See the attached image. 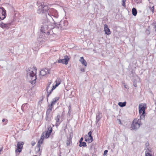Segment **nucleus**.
<instances>
[{
    "instance_id": "obj_1",
    "label": "nucleus",
    "mask_w": 156,
    "mask_h": 156,
    "mask_svg": "<svg viewBox=\"0 0 156 156\" xmlns=\"http://www.w3.org/2000/svg\"><path fill=\"white\" fill-rule=\"evenodd\" d=\"M50 18L47 16L42 20V25L41 30L42 33H45V32L48 29H53L55 27V24L52 23L50 21Z\"/></svg>"
},
{
    "instance_id": "obj_2",
    "label": "nucleus",
    "mask_w": 156,
    "mask_h": 156,
    "mask_svg": "<svg viewBox=\"0 0 156 156\" xmlns=\"http://www.w3.org/2000/svg\"><path fill=\"white\" fill-rule=\"evenodd\" d=\"M36 70L37 69L36 68L34 71L35 72L31 69L27 71V77L28 79H30L31 80L30 81V82L31 84H34L36 83V80L37 79Z\"/></svg>"
},
{
    "instance_id": "obj_3",
    "label": "nucleus",
    "mask_w": 156,
    "mask_h": 156,
    "mask_svg": "<svg viewBox=\"0 0 156 156\" xmlns=\"http://www.w3.org/2000/svg\"><path fill=\"white\" fill-rule=\"evenodd\" d=\"M49 8L47 5H44L43 4L41 3L40 5L39 6L37 10V12L39 14H44L46 16H47Z\"/></svg>"
},
{
    "instance_id": "obj_4",
    "label": "nucleus",
    "mask_w": 156,
    "mask_h": 156,
    "mask_svg": "<svg viewBox=\"0 0 156 156\" xmlns=\"http://www.w3.org/2000/svg\"><path fill=\"white\" fill-rule=\"evenodd\" d=\"M146 104L145 103L140 104L139 106V113L140 115V118L144 120L145 117V109L146 108Z\"/></svg>"
},
{
    "instance_id": "obj_5",
    "label": "nucleus",
    "mask_w": 156,
    "mask_h": 156,
    "mask_svg": "<svg viewBox=\"0 0 156 156\" xmlns=\"http://www.w3.org/2000/svg\"><path fill=\"white\" fill-rule=\"evenodd\" d=\"M141 119H142L140 118V119L136 118L133 120L131 125L132 129L136 130L140 127V125H142L141 122Z\"/></svg>"
},
{
    "instance_id": "obj_6",
    "label": "nucleus",
    "mask_w": 156,
    "mask_h": 156,
    "mask_svg": "<svg viewBox=\"0 0 156 156\" xmlns=\"http://www.w3.org/2000/svg\"><path fill=\"white\" fill-rule=\"evenodd\" d=\"M59 25L60 28L63 30L66 29L67 28L68 25V22L66 20H61L58 25Z\"/></svg>"
},
{
    "instance_id": "obj_7",
    "label": "nucleus",
    "mask_w": 156,
    "mask_h": 156,
    "mask_svg": "<svg viewBox=\"0 0 156 156\" xmlns=\"http://www.w3.org/2000/svg\"><path fill=\"white\" fill-rule=\"evenodd\" d=\"M56 14H58L57 11L54 9L51 8L49 9L47 16L48 17L51 18L52 17H54Z\"/></svg>"
},
{
    "instance_id": "obj_8",
    "label": "nucleus",
    "mask_w": 156,
    "mask_h": 156,
    "mask_svg": "<svg viewBox=\"0 0 156 156\" xmlns=\"http://www.w3.org/2000/svg\"><path fill=\"white\" fill-rule=\"evenodd\" d=\"M6 11L3 7L0 8V19L2 20L4 19L6 16Z\"/></svg>"
},
{
    "instance_id": "obj_9",
    "label": "nucleus",
    "mask_w": 156,
    "mask_h": 156,
    "mask_svg": "<svg viewBox=\"0 0 156 156\" xmlns=\"http://www.w3.org/2000/svg\"><path fill=\"white\" fill-rule=\"evenodd\" d=\"M69 59V57L67 55H65L64 56L63 59H59L58 60V62L59 63H62L66 65L68 64Z\"/></svg>"
},
{
    "instance_id": "obj_10",
    "label": "nucleus",
    "mask_w": 156,
    "mask_h": 156,
    "mask_svg": "<svg viewBox=\"0 0 156 156\" xmlns=\"http://www.w3.org/2000/svg\"><path fill=\"white\" fill-rule=\"evenodd\" d=\"M24 143L23 142H19L17 144V148L16 149L15 152H18L19 153L21 152L23 149V145Z\"/></svg>"
},
{
    "instance_id": "obj_11",
    "label": "nucleus",
    "mask_w": 156,
    "mask_h": 156,
    "mask_svg": "<svg viewBox=\"0 0 156 156\" xmlns=\"http://www.w3.org/2000/svg\"><path fill=\"white\" fill-rule=\"evenodd\" d=\"M50 19H52L53 21H54V23H55V26L57 25H58V24L59 23L60 21L61 20L58 18V14H56L55 15L54 17L51 18Z\"/></svg>"
},
{
    "instance_id": "obj_12",
    "label": "nucleus",
    "mask_w": 156,
    "mask_h": 156,
    "mask_svg": "<svg viewBox=\"0 0 156 156\" xmlns=\"http://www.w3.org/2000/svg\"><path fill=\"white\" fill-rule=\"evenodd\" d=\"M11 23H4L2 22H0V27L3 29H8L11 25Z\"/></svg>"
},
{
    "instance_id": "obj_13",
    "label": "nucleus",
    "mask_w": 156,
    "mask_h": 156,
    "mask_svg": "<svg viewBox=\"0 0 156 156\" xmlns=\"http://www.w3.org/2000/svg\"><path fill=\"white\" fill-rule=\"evenodd\" d=\"M61 117V116L59 114H58L56 117H55V119L56 121V126H58L62 122V120H60V118Z\"/></svg>"
},
{
    "instance_id": "obj_14",
    "label": "nucleus",
    "mask_w": 156,
    "mask_h": 156,
    "mask_svg": "<svg viewBox=\"0 0 156 156\" xmlns=\"http://www.w3.org/2000/svg\"><path fill=\"white\" fill-rule=\"evenodd\" d=\"M49 74V70L47 69H42L40 71V75L42 76Z\"/></svg>"
},
{
    "instance_id": "obj_15",
    "label": "nucleus",
    "mask_w": 156,
    "mask_h": 156,
    "mask_svg": "<svg viewBox=\"0 0 156 156\" xmlns=\"http://www.w3.org/2000/svg\"><path fill=\"white\" fill-rule=\"evenodd\" d=\"M104 30L105 34L107 35H109L111 34L110 29L108 28V26L106 24L104 25Z\"/></svg>"
},
{
    "instance_id": "obj_16",
    "label": "nucleus",
    "mask_w": 156,
    "mask_h": 156,
    "mask_svg": "<svg viewBox=\"0 0 156 156\" xmlns=\"http://www.w3.org/2000/svg\"><path fill=\"white\" fill-rule=\"evenodd\" d=\"M59 99V98L58 97H56L54 98L53 99V101H52L50 105H49V106L53 108V105L56 103L57 101H58Z\"/></svg>"
},
{
    "instance_id": "obj_17",
    "label": "nucleus",
    "mask_w": 156,
    "mask_h": 156,
    "mask_svg": "<svg viewBox=\"0 0 156 156\" xmlns=\"http://www.w3.org/2000/svg\"><path fill=\"white\" fill-rule=\"evenodd\" d=\"M43 141L42 140H40L38 142L37 146L36 147V150L38 151H40L41 145L43 143Z\"/></svg>"
},
{
    "instance_id": "obj_18",
    "label": "nucleus",
    "mask_w": 156,
    "mask_h": 156,
    "mask_svg": "<svg viewBox=\"0 0 156 156\" xmlns=\"http://www.w3.org/2000/svg\"><path fill=\"white\" fill-rule=\"evenodd\" d=\"M101 115V113L98 112V113H97L96 115V123H97L99 121L101 118V115L100 116V115Z\"/></svg>"
},
{
    "instance_id": "obj_19",
    "label": "nucleus",
    "mask_w": 156,
    "mask_h": 156,
    "mask_svg": "<svg viewBox=\"0 0 156 156\" xmlns=\"http://www.w3.org/2000/svg\"><path fill=\"white\" fill-rule=\"evenodd\" d=\"M79 61L83 65H84L85 66H87V62L86 60H84L83 57H81L80 58Z\"/></svg>"
},
{
    "instance_id": "obj_20",
    "label": "nucleus",
    "mask_w": 156,
    "mask_h": 156,
    "mask_svg": "<svg viewBox=\"0 0 156 156\" xmlns=\"http://www.w3.org/2000/svg\"><path fill=\"white\" fill-rule=\"evenodd\" d=\"M52 117L51 115H46L45 120L48 122H49L51 121Z\"/></svg>"
},
{
    "instance_id": "obj_21",
    "label": "nucleus",
    "mask_w": 156,
    "mask_h": 156,
    "mask_svg": "<svg viewBox=\"0 0 156 156\" xmlns=\"http://www.w3.org/2000/svg\"><path fill=\"white\" fill-rule=\"evenodd\" d=\"M49 108L47 109L46 112V115H51L50 114L51 112L52 111V108L48 106Z\"/></svg>"
},
{
    "instance_id": "obj_22",
    "label": "nucleus",
    "mask_w": 156,
    "mask_h": 156,
    "mask_svg": "<svg viewBox=\"0 0 156 156\" xmlns=\"http://www.w3.org/2000/svg\"><path fill=\"white\" fill-rule=\"evenodd\" d=\"M49 108L47 109L46 112V115H51L50 114L51 112L52 111V108L48 106Z\"/></svg>"
},
{
    "instance_id": "obj_23",
    "label": "nucleus",
    "mask_w": 156,
    "mask_h": 156,
    "mask_svg": "<svg viewBox=\"0 0 156 156\" xmlns=\"http://www.w3.org/2000/svg\"><path fill=\"white\" fill-rule=\"evenodd\" d=\"M132 14L134 16H136L137 14L136 9L135 8H133L132 10Z\"/></svg>"
},
{
    "instance_id": "obj_24",
    "label": "nucleus",
    "mask_w": 156,
    "mask_h": 156,
    "mask_svg": "<svg viewBox=\"0 0 156 156\" xmlns=\"http://www.w3.org/2000/svg\"><path fill=\"white\" fill-rule=\"evenodd\" d=\"M52 29H48V30H47L45 32V33L46 34H47L49 35V34H53V31L52 30Z\"/></svg>"
},
{
    "instance_id": "obj_25",
    "label": "nucleus",
    "mask_w": 156,
    "mask_h": 156,
    "mask_svg": "<svg viewBox=\"0 0 156 156\" xmlns=\"http://www.w3.org/2000/svg\"><path fill=\"white\" fill-rule=\"evenodd\" d=\"M126 105V102H120L118 103V105L120 107H122L125 106Z\"/></svg>"
},
{
    "instance_id": "obj_26",
    "label": "nucleus",
    "mask_w": 156,
    "mask_h": 156,
    "mask_svg": "<svg viewBox=\"0 0 156 156\" xmlns=\"http://www.w3.org/2000/svg\"><path fill=\"white\" fill-rule=\"evenodd\" d=\"M70 142L71 143V138L70 137L68 138L66 141V145L67 146L70 145Z\"/></svg>"
},
{
    "instance_id": "obj_27",
    "label": "nucleus",
    "mask_w": 156,
    "mask_h": 156,
    "mask_svg": "<svg viewBox=\"0 0 156 156\" xmlns=\"http://www.w3.org/2000/svg\"><path fill=\"white\" fill-rule=\"evenodd\" d=\"M80 144L79 146L80 147H86L87 146L86 143L85 142H81L79 143Z\"/></svg>"
},
{
    "instance_id": "obj_28",
    "label": "nucleus",
    "mask_w": 156,
    "mask_h": 156,
    "mask_svg": "<svg viewBox=\"0 0 156 156\" xmlns=\"http://www.w3.org/2000/svg\"><path fill=\"white\" fill-rule=\"evenodd\" d=\"M93 139H90V138L89 137V136H87V137H86L85 139V141H88L89 143H90L92 142L93 141Z\"/></svg>"
},
{
    "instance_id": "obj_29",
    "label": "nucleus",
    "mask_w": 156,
    "mask_h": 156,
    "mask_svg": "<svg viewBox=\"0 0 156 156\" xmlns=\"http://www.w3.org/2000/svg\"><path fill=\"white\" fill-rule=\"evenodd\" d=\"M51 82H49L47 85V87H46V91L47 92V93H48V90L49 87H50V85L51 84Z\"/></svg>"
},
{
    "instance_id": "obj_30",
    "label": "nucleus",
    "mask_w": 156,
    "mask_h": 156,
    "mask_svg": "<svg viewBox=\"0 0 156 156\" xmlns=\"http://www.w3.org/2000/svg\"><path fill=\"white\" fill-rule=\"evenodd\" d=\"M6 64V61H0V65L1 66H2V67H3V66H4V65H3L2 64H4V65H5Z\"/></svg>"
},
{
    "instance_id": "obj_31",
    "label": "nucleus",
    "mask_w": 156,
    "mask_h": 156,
    "mask_svg": "<svg viewBox=\"0 0 156 156\" xmlns=\"http://www.w3.org/2000/svg\"><path fill=\"white\" fill-rule=\"evenodd\" d=\"M61 80L59 79L55 81L56 86H58L61 83Z\"/></svg>"
},
{
    "instance_id": "obj_32",
    "label": "nucleus",
    "mask_w": 156,
    "mask_h": 156,
    "mask_svg": "<svg viewBox=\"0 0 156 156\" xmlns=\"http://www.w3.org/2000/svg\"><path fill=\"white\" fill-rule=\"evenodd\" d=\"M145 156H152V154L147 151H146L145 153Z\"/></svg>"
},
{
    "instance_id": "obj_33",
    "label": "nucleus",
    "mask_w": 156,
    "mask_h": 156,
    "mask_svg": "<svg viewBox=\"0 0 156 156\" xmlns=\"http://www.w3.org/2000/svg\"><path fill=\"white\" fill-rule=\"evenodd\" d=\"M51 134L49 133L48 131H47L45 133V137L46 138H48L50 136Z\"/></svg>"
},
{
    "instance_id": "obj_34",
    "label": "nucleus",
    "mask_w": 156,
    "mask_h": 156,
    "mask_svg": "<svg viewBox=\"0 0 156 156\" xmlns=\"http://www.w3.org/2000/svg\"><path fill=\"white\" fill-rule=\"evenodd\" d=\"M91 134H92V132L91 131H89L88 133V136H89V137H90V139H93V137L91 136Z\"/></svg>"
},
{
    "instance_id": "obj_35",
    "label": "nucleus",
    "mask_w": 156,
    "mask_h": 156,
    "mask_svg": "<svg viewBox=\"0 0 156 156\" xmlns=\"http://www.w3.org/2000/svg\"><path fill=\"white\" fill-rule=\"evenodd\" d=\"M122 0V5L124 7H126V5H125V2L126 1V0Z\"/></svg>"
},
{
    "instance_id": "obj_36",
    "label": "nucleus",
    "mask_w": 156,
    "mask_h": 156,
    "mask_svg": "<svg viewBox=\"0 0 156 156\" xmlns=\"http://www.w3.org/2000/svg\"><path fill=\"white\" fill-rule=\"evenodd\" d=\"M48 131L49 133H50V134H51L52 131V128L50 127L48 128Z\"/></svg>"
},
{
    "instance_id": "obj_37",
    "label": "nucleus",
    "mask_w": 156,
    "mask_h": 156,
    "mask_svg": "<svg viewBox=\"0 0 156 156\" xmlns=\"http://www.w3.org/2000/svg\"><path fill=\"white\" fill-rule=\"evenodd\" d=\"M53 90H52V89H51L49 92L48 91V94L47 95V97L48 98L49 97V95L51 94V93L52 92Z\"/></svg>"
},
{
    "instance_id": "obj_38",
    "label": "nucleus",
    "mask_w": 156,
    "mask_h": 156,
    "mask_svg": "<svg viewBox=\"0 0 156 156\" xmlns=\"http://www.w3.org/2000/svg\"><path fill=\"white\" fill-rule=\"evenodd\" d=\"M44 137V135L43 134L41 136V139L40 140H42L43 141Z\"/></svg>"
},
{
    "instance_id": "obj_39",
    "label": "nucleus",
    "mask_w": 156,
    "mask_h": 156,
    "mask_svg": "<svg viewBox=\"0 0 156 156\" xmlns=\"http://www.w3.org/2000/svg\"><path fill=\"white\" fill-rule=\"evenodd\" d=\"M108 151L107 150H105L104 151V155H105L107 154Z\"/></svg>"
},
{
    "instance_id": "obj_40",
    "label": "nucleus",
    "mask_w": 156,
    "mask_h": 156,
    "mask_svg": "<svg viewBox=\"0 0 156 156\" xmlns=\"http://www.w3.org/2000/svg\"><path fill=\"white\" fill-rule=\"evenodd\" d=\"M152 12L153 13L154 12V6H153L151 8V9H150Z\"/></svg>"
},
{
    "instance_id": "obj_41",
    "label": "nucleus",
    "mask_w": 156,
    "mask_h": 156,
    "mask_svg": "<svg viewBox=\"0 0 156 156\" xmlns=\"http://www.w3.org/2000/svg\"><path fill=\"white\" fill-rule=\"evenodd\" d=\"M69 108V113L70 112V110L71 109V107L70 105H69L68 107Z\"/></svg>"
},
{
    "instance_id": "obj_42",
    "label": "nucleus",
    "mask_w": 156,
    "mask_h": 156,
    "mask_svg": "<svg viewBox=\"0 0 156 156\" xmlns=\"http://www.w3.org/2000/svg\"><path fill=\"white\" fill-rule=\"evenodd\" d=\"M58 86H56V84H55V86H52V88L51 89H52V90H54L56 87H57Z\"/></svg>"
},
{
    "instance_id": "obj_43",
    "label": "nucleus",
    "mask_w": 156,
    "mask_h": 156,
    "mask_svg": "<svg viewBox=\"0 0 156 156\" xmlns=\"http://www.w3.org/2000/svg\"><path fill=\"white\" fill-rule=\"evenodd\" d=\"M83 137H82L80 139V140L79 141V143L83 142L82 141H83Z\"/></svg>"
},
{
    "instance_id": "obj_44",
    "label": "nucleus",
    "mask_w": 156,
    "mask_h": 156,
    "mask_svg": "<svg viewBox=\"0 0 156 156\" xmlns=\"http://www.w3.org/2000/svg\"><path fill=\"white\" fill-rule=\"evenodd\" d=\"M80 70L82 72H84L85 71V69L84 68H81V69H80Z\"/></svg>"
},
{
    "instance_id": "obj_45",
    "label": "nucleus",
    "mask_w": 156,
    "mask_h": 156,
    "mask_svg": "<svg viewBox=\"0 0 156 156\" xmlns=\"http://www.w3.org/2000/svg\"><path fill=\"white\" fill-rule=\"evenodd\" d=\"M124 87L126 88V89H128L129 88H128V87H127V85H126L125 83H124Z\"/></svg>"
},
{
    "instance_id": "obj_46",
    "label": "nucleus",
    "mask_w": 156,
    "mask_h": 156,
    "mask_svg": "<svg viewBox=\"0 0 156 156\" xmlns=\"http://www.w3.org/2000/svg\"><path fill=\"white\" fill-rule=\"evenodd\" d=\"M36 143L34 142H32L31 143V145L32 146H34L35 144Z\"/></svg>"
},
{
    "instance_id": "obj_47",
    "label": "nucleus",
    "mask_w": 156,
    "mask_h": 156,
    "mask_svg": "<svg viewBox=\"0 0 156 156\" xmlns=\"http://www.w3.org/2000/svg\"><path fill=\"white\" fill-rule=\"evenodd\" d=\"M25 105L23 104L21 106V109H22V110H23V108L24 107Z\"/></svg>"
},
{
    "instance_id": "obj_48",
    "label": "nucleus",
    "mask_w": 156,
    "mask_h": 156,
    "mask_svg": "<svg viewBox=\"0 0 156 156\" xmlns=\"http://www.w3.org/2000/svg\"><path fill=\"white\" fill-rule=\"evenodd\" d=\"M133 85L134 86V87H136L137 86L136 84L135 83H134Z\"/></svg>"
},
{
    "instance_id": "obj_49",
    "label": "nucleus",
    "mask_w": 156,
    "mask_h": 156,
    "mask_svg": "<svg viewBox=\"0 0 156 156\" xmlns=\"http://www.w3.org/2000/svg\"><path fill=\"white\" fill-rule=\"evenodd\" d=\"M119 123L120 124H122V123H121V120L120 119H119Z\"/></svg>"
},
{
    "instance_id": "obj_50",
    "label": "nucleus",
    "mask_w": 156,
    "mask_h": 156,
    "mask_svg": "<svg viewBox=\"0 0 156 156\" xmlns=\"http://www.w3.org/2000/svg\"><path fill=\"white\" fill-rule=\"evenodd\" d=\"M5 120V119H3L2 120V122H4Z\"/></svg>"
},
{
    "instance_id": "obj_51",
    "label": "nucleus",
    "mask_w": 156,
    "mask_h": 156,
    "mask_svg": "<svg viewBox=\"0 0 156 156\" xmlns=\"http://www.w3.org/2000/svg\"><path fill=\"white\" fill-rule=\"evenodd\" d=\"M84 156H89V155L88 154H85Z\"/></svg>"
},
{
    "instance_id": "obj_52",
    "label": "nucleus",
    "mask_w": 156,
    "mask_h": 156,
    "mask_svg": "<svg viewBox=\"0 0 156 156\" xmlns=\"http://www.w3.org/2000/svg\"><path fill=\"white\" fill-rule=\"evenodd\" d=\"M155 31H156V25L155 26Z\"/></svg>"
},
{
    "instance_id": "obj_53",
    "label": "nucleus",
    "mask_w": 156,
    "mask_h": 156,
    "mask_svg": "<svg viewBox=\"0 0 156 156\" xmlns=\"http://www.w3.org/2000/svg\"><path fill=\"white\" fill-rule=\"evenodd\" d=\"M37 4H38V2H37Z\"/></svg>"
}]
</instances>
